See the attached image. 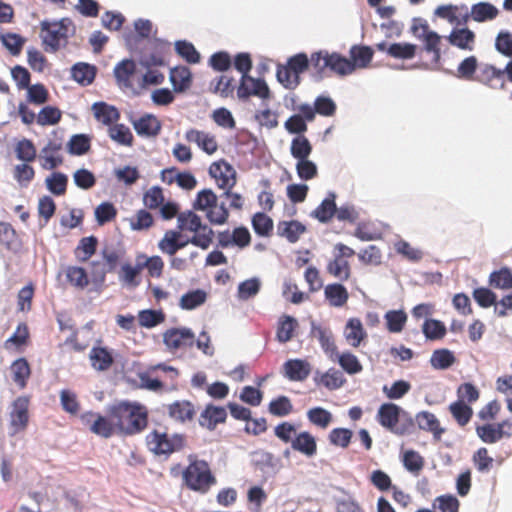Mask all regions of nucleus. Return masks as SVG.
<instances>
[{"label":"nucleus","mask_w":512,"mask_h":512,"mask_svg":"<svg viewBox=\"0 0 512 512\" xmlns=\"http://www.w3.org/2000/svg\"><path fill=\"white\" fill-rule=\"evenodd\" d=\"M350 59L337 52L320 50L311 54V64L315 75L322 79L327 71L338 76L352 74L357 68H366L372 61L374 52L369 46L353 45L349 51Z\"/></svg>","instance_id":"1"},{"label":"nucleus","mask_w":512,"mask_h":512,"mask_svg":"<svg viewBox=\"0 0 512 512\" xmlns=\"http://www.w3.org/2000/svg\"><path fill=\"white\" fill-rule=\"evenodd\" d=\"M115 421L117 435L132 436L141 433L148 425V410L138 402L122 401L109 408Z\"/></svg>","instance_id":"2"},{"label":"nucleus","mask_w":512,"mask_h":512,"mask_svg":"<svg viewBox=\"0 0 512 512\" xmlns=\"http://www.w3.org/2000/svg\"><path fill=\"white\" fill-rule=\"evenodd\" d=\"M376 419L383 428L398 436L410 434L414 429L412 417L391 402L383 403L379 407Z\"/></svg>","instance_id":"3"},{"label":"nucleus","mask_w":512,"mask_h":512,"mask_svg":"<svg viewBox=\"0 0 512 512\" xmlns=\"http://www.w3.org/2000/svg\"><path fill=\"white\" fill-rule=\"evenodd\" d=\"M182 479L189 490L200 494L207 493L216 484V478L209 464L205 460L199 459L190 461L182 473Z\"/></svg>","instance_id":"4"},{"label":"nucleus","mask_w":512,"mask_h":512,"mask_svg":"<svg viewBox=\"0 0 512 512\" xmlns=\"http://www.w3.org/2000/svg\"><path fill=\"white\" fill-rule=\"evenodd\" d=\"M312 67L311 57L305 53H298L291 56L286 65L277 67L276 76L278 81L287 89H295L301 81L300 75Z\"/></svg>","instance_id":"5"},{"label":"nucleus","mask_w":512,"mask_h":512,"mask_svg":"<svg viewBox=\"0 0 512 512\" xmlns=\"http://www.w3.org/2000/svg\"><path fill=\"white\" fill-rule=\"evenodd\" d=\"M146 445L153 454L168 456L184 448L186 437L179 433L169 435L155 429L146 435Z\"/></svg>","instance_id":"6"},{"label":"nucleus","mask_w":512,"mask_h":512,"mask_svg":"<svg viewBox=\"0 0 512 512\" xmlns=\"http://www.w3.org/2000/svg\"><path fill=\"white\" fill-rule=\"evenodd\" d=\"M69 19H62L58 22L43 21L41 23V38L46 51L55 52L61 46H65L68 39Z\"/></svg>","instance_id":"7"},{"label":"nucleus","mask_w":512,"mask_h":512,"mask_svg":"<svg viewBox=\"0 0 512 512\" xmlns=\"http://www.w3.org/2000/svg\"><path fill=\"white\" fill-rule=\"evenodd\" d=\"M334 250L336 252L333 259L327 263L326 271L340 281H347L351 277L349 259L355 255V251L343 243H337Z\"/></svg>","instance_id":"8"},{"label":"nucleus","mask_w":512,"mask_h":512,"mask_svg":"<svg viewBox=\"0 0 512 512\" xmlns=\"http://www.w3.org/2000/svg\"><path fill=\"white\" fill-rule=\"evenodd\" d=\"M81 420L92 433L102 438H110L117 434L115 421L109 413L107 416H103L99 413L86 412L81 416Z\"/></svg>","instance_id":"9"},{"label":"nucleus","mask_w":512,"mask_h":512,"mask_svg":"<svg viewBox=\"0 0 512 512\" xmlns=\"http://www.w3.org/2000/svg\"><path fill=\"white\" fill-rule=\"evenodd\" d=\"M237 96L240 100H248L252 96L266 100L271 97V91L264 79L241 76Z\"/></svg>","instance_id":"10"},{"label":"nucleus","mask_w":512,"mask_h":512,"mask_svg":"<svg viewBox=\"0 0 512 512\" xmlns=\"http://www.w3.org/2000/svg\"><path fill=\"white\" fill-rule=\"evenodd\" d=\"M164 344L170 350L192 347L195 335L189 328H171L163 334Z\"/></svg>","instance_id":"11"},{"label":"nucleus","mask_w":512,"mask_h":512,"mask_svg":"<svg viewBox=\"0 0 512 512\" xmlns=\"http://www.w3.org/2000/svg\"><path fill=\"white\" fill-rule=\"evenodd\" d=\"M475 81L488 86L492 89L505 88V75L504 71L497 69L491 64H482L479 66Z\"/></svg>","instance_id":"12"},{"label":"nucleus","mask_w":512,"mask_h":512,"mask_svg":"<svg viewBox=\"0 0 512 512\" xmlns=\"http://www.w3.org/2000/svg\"><path fill=\"white\" fill-rule=\"evenodd\" d=\"M499 15V10L496 6L489 2H479L471 6L470 12L468 9L461 15L463 23H467L469 19L475 22L482 23L492 21Z\"/></svg>","instance_id":"13"},{"label":"nucleus","mask_w":512,"mask_h":512,"mask_svg":"<svg viewBox=\"0 0 512 512\" xmlns=\"http://www.w3.org/2000/svg\"><path fill=\"white\" fill-rule=\"evenodd\" d=\"M29 399L25 396H20L13 402V409L10 414V424L13 429V434L21 432L26 429L29 421Z\"/></svg>","instance_id":"14"},{"label":"nucleus","mask_w":512,"mask_h":512,"mask_svg":"<svg viewBox=\"0 0 512 512\" xmlns=\"http://www.w3.org/2000/svg\"><path fill=\"white\" fill-rule=\"evenodd\" d=\"M209 173L216 179L218 187L221 189H231L236 183L235 171L225 161L212 163L209 167Z\"/></svg>","instance_id":"15"},{"label":"nucleus","mask_w":512,"mask_h":512,"mask_svg":"<svg viewBox=\"0 0 512 512\" xmlns=\"http://www.w3.org/2000/svg\"><path fill=\"white\" fill-rule=\"evenodd\" d=\"M185 139L190 143H195L208 155H212L218 150L216 137L211 133L191 128L185 132Z\"/></svg>","instance_id":"16"},{"label":"nucleus","mask_w":512,"mask_h":512,"mask_svg":"<svg viewBox=\"0 0 512 512\" xmlns=\"http://www.w3.org/2000/svg\"><path fill=\"white\" fill-rule=\"evenodd\" d=\"M311 373V365L304 359H289L283 364V375L290 381L302 382Z\"/></svg>","instance_id":"17"},{"label":"nucleus","mask_w":512,"mask_h":512,"mask_svg":"<svg viewBox=\"0 0 512 512\" xmlns=\"http://www.w3.org/2000/svg\"><path fill=\"white\" fill-rule=\"evenodd\" d=\"M226 419L227 412L224 407L208 404L199 416V424L200 426L212 431L218 424L224 423Z\"/></svg>","instance_id":"18"},{"label":"nucleus","mask_w":512,"mask_h":512,"mask_svg":"<svg viewBox=\"0 0 512 512\" xmlns=\"http://www.w3.org/2000/svg\"><path fill=\"white\" fill-rule=\"evenodd\" d=\"M291 448L308 458L314 457L317 454L316 438L308 431H301L295 435Z\"/></svg>","instance_id":"19"},{"label":"nucleus","mask_w":512,"mask_h":512,"mask_svg":"<svg viewBox=\"0 0 512 512\" xmlns=\"http://www.w3.org/2000/svg\"><path fill=\"white\" fill-rule=\"evenodd\" d=\"M168 415L175 421H192L196 415L194 405L188 400L175 401L167 406Z\"/></svg>","instance_id":"20"},{"label":"nucleus","mask_w":512,"mask_h":512,"mask_svg":"<svg viewBox=\"0 0 512 512\" xmlns=\"http://www.w3.org/2000/svg\"><path fill=\"white\" fill-rule=\"evenodd\" d=\"M324 297L331 307L340 308L347 304L349 292L341 283H331L324 287Z\"/></svg>","instance_id":"21"},{"label":"nucleus","mask_w":512,"mask_h":512,"mask_svg":"<svg viewBox=\"0 0 512 512\" xmlns=\"http://www.w3.org/2000/svg\"><path fill=\"white\" fill-rule=\"evenodd\" d=\"M416 422L421 430L432 433L435 440H440L445 432L437 417L429 411L419 412L416 415Z\"/></svg>","instance_id":"22"},{"label":"nucleus","mask_w":512,"mask_h":512,"mask_svg":"<svg viewBox=\"0 0 512 512\" xmlns=\"http://www.w3.org/2000/svg\"><path fill=\"white\" fill-rule=\"evenodd\" d=\"M141 258H145V255L141 254L137 256L136 266H132L130 263H125L121 266L119 280L123 285L135 288L140 284L139 275L143 270L141 267Z\"/></svg>","instance_id":"23"},{"label":"nucleus","mask_w":512,"mask_h":512,"mask_svg":"<svg viewBox=\"0 0 512 512\" xmlns=\"http://www.w3.org/2000/svg\"><path fill=\"white\" fill-rule=\"evenodd\" d=\"M346 341L352 347H359L361 342L367 337V333L359 318H350L344 329Z\"/></svg>","instance_id":"24"},{"label":"nucleus","mask_w":512,"mask_h":512,"mask_svg":"<svg viewBox=\"0 0 512 512\" xmlns=\"http://www.w3.org/2000/svg\"><path fill=\"white\" fill-rule=\"evenodd\" d=\"M136 71V64L133 60L125 59L119 62L114 68V76L118 85L123 89L132 88L131 77Z\"/></svg>","instance_id":"25"},{"label":"nucleus","mask_w":512,"mask_h":512,"mask_svg":"<svg viewBox=\"0 0 512 512\" xmlns=\"http://www.w3.org/2000/svg\"><path fill=\"white\" fill-rule=\"evenodd\" d=\"M314 382L318 386H323L328 390H336L343 386L346 379L343 373L335 368H330L326 372L317 374Z\"/></svg>","instance_id":"26"},{"label":"nucleus","mask_w":512,"mask_h":512,"mask_svg":"<svg viewBox=\"0 0 512 512\" xmlns=\"http://www.w3.org/2000/svg\"><path fill=\"white\" fill-rule=\"evenodd\" d=\"M476 434L486 444H494L510 434L501 429V425L486 423L476 426Z\"/></svg>","instance_id":"27"},{"label":"nucleus","mask_w":512,"mask_h":512,"mask_svg":"<svg viewBox=\"0 0 512 512\" xmlns=\"http://www.w3.org/2000/svg\"><path fill=\"white\" fill-rule=\"evenodd\" d=\"M170 81L175 92L181 93L188 90L192 84L190 69L185 66L172 68L170 71Z\"/></svg>","instance_id":"28"},{"label":"nucleus","mask_w":512,"mask_h":512,"mask_svg":"<svg viewBox=\"0 0 512 512\" xmlns=\"http://www.w3.org/2000/svg\"><path fill=\"white\" fill-rule=\"evenodd\" d=\"M451 45L462 50L472 51L474 48L475 34L468 28L453 29L448 36Z\"/></svg>","instance_id":"29"},{"label":"nucleus","mask_w":512,"mask_h":512,"mask_svg":"<svg viewBox=\"0 0 512 512\" xmlns=\"http://www.w3.org/2000/svg\"><path fill=\"white\" fill-rule=\"evenodd\" d=\"M89 360L97 371L108 370L114 362L111 352L105 347H93L89 353Z\"/></svg>","instance_id":"30"},{"label":"nucleus","mask_w":512,"mask_h":512,"mask_svg":"<svg viewBox=\"0 0 512 512\" xmlns=\"http://www.w3.org/2000/svg\"><path fill=\"white\" fill-rule=\"evenodd\" d=\"M306 231V227L296 220L280 221L277 225V234L286 238L290 243H295Z\"/></svg>","instance_id":"31"},{"label":"nucleus","mask_w":512,"mask_h":512,"mask_svg":"<svg viewBox=\"0 0 512 512\" xmlns=\"http://www.w3.org/2000/svg\"><path fill=\"white\" fill-rule=\"evenodd\" d=\"M95 118L102 122L104 125L111 126L120 118L118 109L114 106L108 105L105 102H96L92 106Z\"/></svg>","instance_id":"32"},{"label":"nucleus","mask_w":512,"mask_h":512,"mask_svg":"<svg viewBox=\"0 0 512 512\" xmlns=\"http://www.w3.org/2000/svg\"><path fill=\"white\" fill-rule=\"evenodd\" d=\"M10 370L15 384L20 389H24L31 375V369L28 361L25 358H19L11 364Z\"/></svg>","instance_id":"33"},{"label":"nucleus","mask_w":512,"mask_h":512,"mask_svg":"<svg viewBox=\"0 0 512 512\" xmlns=\"http://www.w3.org/2000/svg\"><path fill=\"white\" fill-rule=\"evenodd\" d=\"M29 338L28 327L25 323H20L11 337L4 342V347L8 351L21 352L27 344Z\"/></svg>","instance_id":"34"},{"label":"nucleus","mask_w":512,"mask_h":512,"mask_svg":"<svg viewBox=\"0 0 512 512\" xmlns=\"http://www.w3.org/2000/svg\"><path fill=\"white\" fill-rule=\"evenodd\" d=\"M448 410L460 427L466 426L473 416V409L471 406L467 403H463L462 400L452 402L449 405Z\"/></svg>","instance_id":"35"},{"label":"nucleus","mask_w":512,"mask_h":512,"mask_svg":"<svg viewBox=\"0 0 512 512\" xmlns=\"http://www.w3.org/2000/svg\"><path fill=\"white\" fill-rule=\"evenodd\" d=\"M489 286L495 289L508 290L512 288V270L509 267H502L494 270L488 278Z\"/></svg>","instance_id":"36"},{"label":"nucleus","mask_w":512,"mask_h":512,"mask_svg":"<svg viewBox=\"0 0 512 512\" xmlns=\"http://www.w3.org/2000/svg\"><path fill=\"white\" fill-rule=\"evenodd\" d=\"M134 129L142 136H156L161 130V124L155 116L145 115L134 122Z\"/></svg>","instance_id":"37"},{"label":"nucleus","mask_w":512,"mask_h":512,"mask_svg":"<svg viewBox=\"0 0 512 512\" xmlns=\"http://www.w3.org/2000/svg\"><path fill=\"white\" fill-rule=\"evenodd\" d=\"M97 245L98 239L95 236L83 237L74 250L75 257L80 262L88 261L95 254Z\"/></svg>","instance_id":"38"},{"label":"nucleus","mask_w":512,"mask_h":512,"mask_svg":"<svg viewBox=\"0 0 512 512\" xmlns=\"http://www.w3.org/2000/svg\"><path fill=\"white\" fill-rule=\"evenodd\" d=\"M60 150V146L49 143L47 146H45L41 151V166L43 169L46 170H52L58 167L62 164L63 159L58 154V151Z\"/></svg>","instance_id":"39"},{"label":"nucleus","mask_w":512,"mask_h":512,"mask_svg":"<svg viewBox=\"0 0 512 512\" xmlns=\"http://www.w3.org/2000/svg\"><path fill=\"white\" fill-rule=\"evenodd\" d=\"M312 333L318 339L325 353L328 354L332 360H335L334 355L337 354L338 351L332 332L322 327H314Z\"/></svg>","instance_id":"40"},{"label":"nucleus","mask_w":512,"mask_h":512,"mask_svg":"<svg viewBox=\"0 0 512 512\" xmlns=\"http://www.w3.org/2000/svg\"><path fill=\"white\" fill-rule=\"evenodd\" d=\"M466 10H467V6L464 4H462L460 6L449 4V5L438 6L436 8L434 14L437 17H439L441 19H445L449 23L453 24V23L462 21L461 15H463L464 12H466Z\"/></svg>","instance_id":"41"},{"label":"nucleus","mask_w":512,"mask_h":512,"mask_svg":"<svg viewBox=\"0 0 512 512\" xmlns=\"http://www.w3.org/2000/svg\"><path fill=\"white\" fill-rule=\"evenodd\" d=\"M16 158L22 162H34L37 157V150L34 143L27 138L19 140L14 146Z\"/></svg>","instance_id":"42"},{"label":"nucleus","mask_w":512,"mask_h":512,"mask_svg":"<svg viewBox=\"0 0 512 512\" xmlns=\"http://www.w3.org/2000/svg\"><path fill=\"white\" fill-rule=\"evenodd\" d=\"M73 79L81 85H89L96 76V68L87 63H77L71 70Z\"/></svg>","instance_id":"43"},{"label":"nucleus","mask_w":512,"mask_h":512,"mask_svg":"<svg viewBox=\"0 0 512 512\" xmlns=\"http://www.w3.org/2000/svg\"><path fill=\"white\" fill-rule=\"evenodd\" d=\"M417 45L406 42L392 43L387 48V54L394 59H412L415 57Z\"/></svg>","instance_id":"44"},{"label":"nucleus","mask_w":512,"mask_h":512,"mask_svg":"<svg viewBox=\"0 0 512 512\" xmlns=\"http://www.w3.org/2000/svg\"><path fill=\"white\" fill-rule=\"evenodd\" d=\"M207 300V293L202 289H195L183 294L180 298L179 306L184 310H193Z\"/></svg>","instance_id":"45"},{"label":"nucleus","mask_w":512,"mask_h":512,"mask_svg":"<svg viewBox=\"0 0 512 512\" xmlns=\"http://www.w3.org/2000/svg\"><path fill=\"white\" fill-rule=\"evenodd\" d=\"M336 204L335 194L331 193L326 197L321 204L313 211L312 215L322 223H326L331 220L335 215Z\"/></svg>","instance_id":"46"},{"label":"nucleus","mask_w":512,"mask_h":512,"mask_svg":"<svg viewBox=\"0 0 512 512\" xmlns=\"http://www.w3.org/2000/svg\"><path fill=\"white\" fill-rule=\"evenodd\" d=\"M306 415L308 421L320 429H326L333 420L331 412L322 407H313Z\"/></svg>","instance_id":"47"},{"label":"nucleus","mask_w":512,"mask_h":512,"mask_svg":"<svg viewBox=\"0 0 512 512\" xmlns=\"http://www.w3.org/2000/svg\"><path fill=\"white\" fill-rule=\"evenodd\" d=\"M290 152L298 161L306 159L312 152V145L306 136L298 135L291 141Z\"/></svg>","instance_id":"48"},{"label":"nucleus","mask_w":512,"mask_h":512,"mask_svg":"<svg viewBox=\"0 0 512 512\" xmlns=\"http://www.w3.org/2000/svg\"><path fill=\"white\" fill-rule=\"evenodd\" d=\"M456 362L452 351L448 349H437L432 353L430 364L434 369L445 370L450 368Z\"/></svg>","instance_id":"49"},{"label":"nucleus","mask_w":512,"mask_h":512,"mask_svg":"<svg viewBox=\"0 0 512 512\" xmlns=\"http://www.w3.org/2000/svg\"><path fill=\"white\" fill-rule=\"evenodd\" d=\"M297 327L295 318L285 315L278 322L276 338L280 343H286L293 337V333Z\"/></svg>","instance_id":"50"},{"label":"nucleus","mask_w":512,"mask_h":512,"mask_svg":"<svg viewBox=\"0 0 512 512\" xmlns=\"http://www.w3.org/2000/svg\"><path fill=\"white\" fill-rule=\"evenodd\" d=\"M384 319L389 332L400 333L407 322V314L403 310H389L385 313Z\"/></svg>","instance_id":"51"},{"label":"nucleus","mask_w":512,"mask_h":512,"mask_svg":"<svg viewBox=\"0 0 512 512\" xmlns=\"http://www.w3.org/2000/svg\"><path fill=\"white\" fill-rule=\"evenodd\" d=\"M478 61L475 56L465 58L457 67L456 77L467 81H475V76L478 71Z\"/></svg>","instance_id":"52"},{"label":"nucleus","mask_w":512,"mask_h":512,"mask_svg":"<svg viewBox=\"0 0 512 512\" xmlns=\"http://www.w3.org/2000/svg\"><path fill=\"white\" fill-rule=\"evenodd\" d=\"M47 189L56 196L66 193L68 177L61 172H53L45 179Z\"/></svg>","instance_id":"53"},{"label":"nucleus","mask_w":512,"mask_h":512,"mask_svg":"<svg viewBox=\"0 0 512 512\" xmlns=\"http://www.w3.org/2000/svg\"><path fill=\"white\" fill-rule=\"evenodd\" d=\"M234 79L226 75H221L210 83V89L213 93L220 95L222 98H228L233 95L235 86Z\"/></svg>","instance_id":"54"},{"label":"nucleus","mask_w":512,"mask_h":512,"mask_svg":"<svg viewBox=\"0 0 512 512\" xmlns=\"http://www.w3.org/2000/svg\"><path fill=\"white\" fill-rule=\"evenodd\" d=\"M334 358L337 359L341 368L348 374H357L363 369L358 358L350 352H344L342 354L337 352V354L334 355Z\"/></svg>","instance_id":"55"},{"label":"nucleus","mask_w":512,"mask_h":512,"mask_svg":"<svg viewBox=\"0 0 512 512\" xmlns=\"http://www.w3.org/2000/svg\"><path fill=\"white\" fill-rule=\"evenodd\" d=\"M175 51L187 63L197 64L200 62V54L191 42L179 40L175 43Z\"/></svg>","instance_id":"56"},{"label":"nucleus","mask_w":512,"mask_h":512,"mask_svg":"<svg viewBox=\"0 0 512 512\" xmlns=\"http://www.w3.org/2000/svg\"><path fill=\"white\" fill-rule=\"evenodd\" d=\"M108 133L109 137L113 141L121 145L131 146L133 144V134L130 131L129 127H127L124 124L111 125L109 127Z\"/></svg>","instance_id":"57"},{"label":"nucleus","mask_w":512,"mask_h":512,"mask_svg":"<svg viewBox=\"0 0 512 512\" xmlns=\"http://www.w3.org/2000/svg\"><path fill=\"white\" fill-rule=\"evenodd\" d=\"M35 177V170L30 162H22L13 168V178L22 186L27 187Z\"/></svg>","instance_id":"58"},{"label":"nucleus","mask_w":512,"mask_h":512,"mask_svg":"<svg viewBox=\"0 0 512 512\" xmlns=\"http://www.w3.org/2000/svg\"><path fill=\"white\" fill-rule=\"evenodd\" d=\"M165 201L163 188L152 186L143 194V204L149 210L158 209Z\"/></svg>","instance_id":"59"},{"label":"nucleus","mask_w":512,"mask_h":512,"mask_svg":"<svg viewBox=\"0 0 512 512\" xmlns=\"http://www.w3.org/2000/svg\"><path fill=\"white\" fill-rule=\"evenodd\" d=\"M178 224L181 230H187L190 232H198L204 227L200 216L193 211L183 212L178 215Z\"/></svg>","instance_id":"60"},{"label":"nucleus","mask_w":512,"mask_h":512,"mask_svg":"<svg viewBox=\"0 0 512 512\" xmlns=\"http://www.w3.org/2000/svg\"><path fill=\"white\" fill-rule=\"evenodd\" d=\"M268 411L271 415L276 417H285L292 413L293 405L287 396H279L273 399L268 406Z\"/></svg>","instance_id":"61"},{"label":"nucleus","mask_w":512,"mask_h":512,"mask_svg":"<svg viewBox=\"0 0 512 512\" xmlns=\"http://www.w3.org/2000/svg\"><path fill=\"white\" fill-rule=\"evenodd\" d=\"M178 237H181V233L176 230H167L163 238L159 241V249L170 256H173L178 250Z\"/></svg>","instance_id":"62"},{"label":"nucleus","mask_w":512,"mask_h":512,"mask_svg":"<svg viewBox=\"0 0 512 512\" xmlns=\"http://www.w3.org/2000/svg\"><path fill=\"white\" fill-rule=\"evenodd\" d=\"M66 278L72 286L79 288V289H84L89 284L87 272L82 267H78V266L67 267Z\"/></svg>","instance_id":"63"},{"label":"nucleus","mask_w":512,"mask_h":512,"mask_svg":"<svg viewBox=\"0 0 512 512\" xmlns=\"http://www.w3.org/2000/svg\"><path fill=\"white\" fill-rule=\"evenodd\" d=\"M252 227L259 236H269L273 230V220L263 212H257L252 217Z\"/></svg>","instance_id":"64"}]
</instances>
